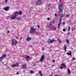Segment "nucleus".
<instances>
[{
	"mask_svg": "<svg viewBox=\"0 0 76 76\" xmlns=\"http://www.w3.org/2000/svg\"><path fill=\"white\" fill-rule=\"evenodd\" d=\"M62 6L63 4L62 3H61L58 5V9L60 11L59 14L61 15L63 13V8H62Z\"/></svg>",
	"mask_w": 76,
	"mask_h": 76,
	"instance_id": "nucleus-1",
	"label": "nucleus"
},
{
	"mask_svg": "<svg viewBox=\"0 0 76 76\" xmlns=\"http://www.w3.org/2000/svg\"><path fill=\"white\" fill-rule=\"evenodd\" d=\"M35 31V29L33 27H31L30 31V34H33Z\"/></svg>",
	"mask_w": 76,
	"mask_h": 76,
	"instance_id": "nucleus-2",
	"label": "nucleus"
},
{
	"mask_svg": "<svg viewBox=\"0 0 76 76\" xmlns=\"http://www.w3.org/2000/svg\"><path fill=\"white\" fill-rule=\"evenodd\" d=\"M36 4L37 5H41V2L40 1H37L36 2Z\"/></svg>",
	"mask_w": 76,
	"mask_h": 76,
	"instance_id": "nucleus-3",
	"label": "nucleus"
},
{
	"mask_svg": "<svg viewBox=\"0 0 76 76\" xmlns=\"http://www.w3.org/2000/svg\"><path fill=\"white\" fill-rule=\"evenodd\" d=\"M56 40H48V42H49V43H51L53 42H55V41H56Z\"/></svg>",
	"mask_w": 76,
	"mask_h": 76,
	"instance_id": "nucleus-4",
	"label": "nucleus"
},
{
	"mask_svg": "<svg viewBox=\"0 0 76 76\" xmlns=\"http://www.w3.org/2000/svg\"><path fill=\"white\" fill-rule=\"evenodd\" d=\"M17 41L16 40L13 39L12 40V43L13 44H17Z\"/></svg>",
	"mask_w": 76,
	"mask_h": 76,
	"instance_id": "nucleus-5",
	"label": "nucleus"
},
{
	"mask_svg": "<svg viewBox=\"0 0 76 76\" xmlns=\"http://www.w3.org/2000/svg\"><path fill=\"white\" fill-rule=\"evenodd\" d=\"M45 58V57L44 55H42V56L41 58H40V61H42L44 60V59Z\"/></svg>",
	"mask_w": 76,
	"mask_h": 76,
	"instance_id": "nucleus-6",
	"label": "nucleus"
},
{
	"mask_svg": "<svg viewBox=\"0 0 76 76\" xmlns=\"http://www.w3.org/2000/svg\"><path fill=\"white\" fill-rule=\"evenodd\" d=\"M19 15V12H16L14 13V15L15 16H17Z\"/></svg>",
	"mask_w": 76,
	"mask_h": 76,
	"instance_id": "nucleus-7",
	"label": "nucleus"
},
{
	"mask_svg": "<svg viewBox=\"0 0 76 76\" xmlns=\"http://www.w3.org/2000/svg\"><path fill=\"white\" fill-rule=\"evenodd\" d=\"M4 9L5 11H7V10H8L9 9V7H4Z\"/></svg>",
	"mask_w": 76,
	"mask_h": 76,
	"instance_id": "nucleus-8",
	"label": "nucleus"
},
{
	"mask_svg": "<svg viewBox=\"0 0 76 76\" xmlns=\"http://www.w3.org/2000/svg\"><path fill=\"white\" fill-rule=\"evenodd\" d=\"M66 54H67V55H68V56H72V52H71V51H69V53H66Z\"/></svg>",
	"mask_w": 76,
	"mask_h": 76,
	"instance_id": "nucleus-9",
	"label": "nucleus"
},
{
	"mask_svg": "<svg viewBox=\"0 0 76 76\" xmlns=\"http://www.w3.org/2000/svg\"><path fill=\"white\" fill-rule=\"evenodd\" d=\"M27 41H30L31 39V38L28 37L26 38Z\"/></svg>",
	"mask_w": 76,
	"mask_h": 76,
	"instance_id": "nucleus-10",
	"label": "nucleus"
},
{
	"mask_svg": "<svg viewBox=\"0 0 76 76\" xmlns=\"http://www.w3.org/2000/svg\"><path fill=\"white\" fill-rule=\"evenodd\" d=\"M61 66H62V67H64V68H66V65H65V64H61Z\"/></svg>",
	"mask_w": 76,
	"mask_h": 76,
	"instance_id": "nucleus-11",
	"label": "nucleus"
},
{
	"mask_svg": "<svg viewBox=\"0 0 76 76\" xmlns=\"http://www.w3.org/2000/svg\"><path fill=\"white\" fill-rule=\"evenodd\" d=\"M15 20H20V19L19 17H17L15 18Z\"/></svg>",
	"mask_w": 76,
	"mask_h": 76,
	"instance_id": "nucleus-12",
	"label": "nucleus"
},
{
	"mask_svg": "<svg viewBox=\"0 0 76 76\" xmlns=\"http://www.w3.org/2000/svg\"><path fill=\"white\" fill-rule=\"evenodd\" d=\"M35 73V72L32 70H31L30 71V73H31V74H32V73Z\"/></svg>",
	"mask_w": 76,
	"mask_h": 76,
	"instance_id": "nucleus-13",
	"label": "nucleus"
},
{
	"mask_svg": "<svg viewBox=\"0 0 76 76\" xmlns=\"http://www.w3.org/2000/svg\"><path fill=\"white\" fill-rule=\"evenodd\" d=\"M11 66L12 67V68H13V67H16V65H15V64H12L11 65Z\"/></svg>",
	"mask_w": 76,
	"mask_h": 76,
	"instance_id": "nucleus-14",
	"label": "nucleus"
},
{
	"mask_svg": "<svg viewBox=\"0 0 76 76\" xmlns=\"http://www.w3.org/2000/svg\"><path fill=\"white\" fill-rule=\"evenodd\" d=\"M64 50L65 51H66V45H64Z\"/></svg>",
	"mask_w": 76,
	"mask_h": 76,
	"instance_id": "nucleus-15",
	"label": "nucleus"
},
{
	"mask_svg": "<svg viewBox=\"0 0 76 76\" xmlns=\"http://www.w3.org/2000/svg\"><path fill=\"white\" fill-rule=\"evenodd\" d=\"M68 72L69 74H70L71 73V72H70V69H69V68L68 69Z\"/></svg>",
	"mask_w": 76,
	"mask_h": 76,
	"instance_id": "nucleus-16",
	"label": "nucleus"
},
{
	"mask_svg": "<svg viewBox=\"0 0 76 76\" xmlns=\"http://www.w3.org/2000/svg\"><path fill=\"white\" fill-rule=\"evenodd\" d=\"M39 73L40 75V76H42V74L41 73V71H39Z\"/></svg>",
	"mask_w": 76,
	"mask_h": 76,
	"instance_id": "nucleus-17",
	"label": "nucleus"
},
{
	"mask_svg": "<svg viewBox=\"0 0 76 76\" xmlns=\"http://www.w3.org/2000/svg\"><path fill=\"white\" fill-rule=\"evenodd\" d=\"M22 14V12L21 11H20L18 13V15H21Z\"/></svg>",
	"mask_w": 76,
	"mask_h": 76,
	"instance_id": "nucleus-18",
	"label": "nucleus"
},
{
	"mask_svg": "<svg viewBox=\"0 0 76 76\" xmlns=\"http://www.w3.org/2000/svg\"><path fill=\"white\" fill-rule=\"evenodd\" d=\"M61 24V23H59L58 24V28H59L60 27V24Z\"/></svg>",
	"mask_w": 76,
	"mask_h": 76,
	"instance_id": "nucleus-19",
	"label": "nucleus"
},
{
	"mask_svg": "<svg viewBox=\"0 0 76 76\" xmlns=\"http://www.w3.org/2000/svg\"><path fill=\"white\" fill-rule=\"evenodd\" d=\"M23 67L24 68H26V65L25 64H23Z\"/></svg>",
	"mask_w": 76,
	"mask_h": 76,
	"instance_id": "nucleus-20",
	"label": "nucleus"
},
{
	"mask_svg": "<svg viewBox=\"0 0 76 76\" xmlns=\"http://www.w3.org/2000/svg\"><path fill=\"white\" fill-rule=\"evenodd\" d=\"M3 59V56H2L0 57V60H2Z\"/></svg>",
	"mask_w": 76,
	"mask_h": 76,
	"instance_id": "nucleus-21",
	"label": "nucleus"
},
{
	"mask_svg": "<svg viewBox=\"0 0 76 76\" xmlns=\"http://www.w3.org/2000/svg\"><path fill=\"white\" fill-rule=\"evenodd\" d=\"M15 66H16L17 67H18L19 66V65H18V63H16L15 64Z\"/></svg>",
	"mask_w": 76,
	"mask_h": 76,
	"instance_id": "nucleus-22",
	"label": "nucleus"
},
{
	"mask_svg": "<svg viewBox=\"0 0 76 76\" xmlns=\"http://www.w3.org/2000/svg\"><path fill=\"white\" fill-rule=\"evenodd\" d=\"M16 17L15 16H13L12 17H11V18L12 19H15V18H16Z\"/></svg>",
	"mask_w": 76,
	"mask_h": 76,
	"instance_id": "nucleus-23",
	"label": "nucleus"
},
{
	"mask_svg": "<svg viewBox=\"0 0 76 76\" xmlns=\"http://www.w3.org/2000/svg\"><path fill=\"white\" fill-rule=\"evenodd\" d=\"M61 20H62V19H61V18H60V23H61Z\"/></svg>",
	"mask_w": 76,
	"mask_h": 76,
	"instance_id": "nucleus-24",
	"label": "nucleus"
},
{
	"mask_svg": "<svg viewBox=\"0 0 76 76\" xmlns=\"http://www.w3.org/2000/svg\"><path fill=\"white\" fill-rule=\"evenodd\" d=\"M49 26H50V27H52V26H53V25H52V24H51V23H50Z\"/></svg>",
	"mask_w": 76,
	"mask_h": 76,
	"instance_id": "nucleus-25",
	"label": "nucleus"
},
{
	"mask_svg": "<svg viewBox=\"0 0 76 76\" xmlns=\"http://www.w3.org/2000/svg\"><path fill=\"white\" fill-rule=\"evenodd\" d=\"M3 57H6V54L5 55H3Z\"/></svg>",
	"mask_w": 76,
	"mask_h": 76,
	"instance_id": "nucleus-26",
	"label": "nucleus"
},
{
	"mask_svg": "<svg viewBox=\"0 0 76 76\" xmlns=\"http://www.w3.org/2000/svg\"><path fill=\"white\" fill-rule=\"evenodd\" d=\"M66 42L67 43H69V40H67L66 41Z\"/></svg>",
	"mask_w": 76,
	"mask_h": 76,
	"instance_id": "nucleus-27",
	"label": "nucleus"
},
{
	"mask_svg": "<svg viewBox=\"0 0 76 76\" xmlns=\"http://www.w3.org/2000/svg\"><path fill=\"white\" fill-rule=\"evenodd\" d=\"M63 31H64V32H65V31H66V29L65 28H64L63 29Z\"/></svg>",
	"mask_w": 76,
	"mask_h": 76,
	"instance_id": "nucleus-28",
	"label": "nucleus"
},
{
	"mask_svg": "<svg viewBox=\"0 0 76 76\" xmlns=\"http://www.w3.org/2000/svg\"><path fill=\"white\" fill-rule=\"evenodd\" d=\"M26 58H30V57H29V56H27Z\"/></svg>",
	"mask_w": 76,
	"mask_h": 76,
	"instance_id": "nucleus-29",
	"label": "nucleus"
},
{
	"mask_svg": "<svg viewBox=\"0 0 76 76\" xmlns=\"http://www.w3.org/2000/svg\"><path fill=\"white\" fill-rule=\"evenodd\" d=\"M70 29V28L69 27V29H68V31H69Z\"/></svg>",
	"mask_w": 76,
	"mask_h": 76,
	"instance_id": "nucleus-30",
	"label": "nucleus"
},
{
	"mask_svg": "<svg viewBox=\"0 0 76 76\" xmlns=\"http://www.w3.org/2000/svg\"><path fill=\"white\" fill-rule=\"evenodd\" d=\"M58 41H59V42H61V40L59 39H58Z\"/></svg>",
	"mask_w": 76,
	"mask_h": 76,
	"instance_id": "nucleus-31",
	"label": "nucleus"
},
{
	"mask_svg": "<svg viewBox=\"0 0 76 76\" xmlns=\"http://www.w3.org/2000/svg\"><path fill=\"white\" fill-rule=\"evenodd\" d=\"M62 17H64V16H65V15H62V16H61Z\"/></svg>",
	"mask_w": 76,
	"mask_h": 76,
	"instance_id": "nucleus-32",
	"label": "nucleus"
},
{
	"mask_svg": "<svg viewBox=\"0 0 76 76\" xmlns=\"http://www.w3.org/2000/svg\"><path fill=\"white\" fill-rule=\"evenodd\" d=\"M67 35H70V32H68L67 34Z\"/></svg>",
	"mask_w": 76,
	"mask_h": 76,
	"instance_id": "nucleus-33",
	"label": "nucleus"
},
{
	"mask_svg": "<svg viewBox=\"0 0 76 76\" xmlns=\"http://www.w3.org/2000/svg\"><path fill=\"white\" fill-rule=\"evenodd\" d=\"M72 59L73 60H76V59L75 58V57H74Z\"/></svg>",
	"mask_w": 76,
	"mask_h": 76,
	"instance_id": "nucleus-34",
	"label": "nucleus"
},
{
	"mask_svg": "<svg viewBox=\"0 0 76 76\" xmlns=\"http://www.w3.org/2000/svg\"><path fill=\"white\" fill-rule=\"evenodd\" d=\"M60 69H63V67H61V66L60 67Z\"/></svg>",
	"mask_w": 76,
	"mask_h": 76,
	"instance_id": "nucleus-35",
	"label": "nucleus"
},
{
	"mask_svg": "<svg viewBox=\"0 0 76 76\" xmlns=\"http://www.w3.org/2000/svg\"><path fill=\"white\" fill-rule=\"evenodd\" d=\"M55 16H56V17H57V14L55 13Z\"/></svg>",
	"mask_w": 76,
	"mask_h": 76,
	"instance_id": "nucleus-36",
	"label": "nucleus"
},
{
	"mask_svg": "<svg viewBox=\"0 0 76 76\" xmlns=\"http://www.w3.org/2000/svg\"><path fill=\"white\" fill-rule=\"evenodd\" d=\"M48 6H49V7H50V6H51V4H49L48 5Z\"/></svg>",
	"mask_w": 76,
	"mask_h": 76,
	"instance_id": "nucleus-37",
	"label": "nucleus"
},
{
	"mask_svg": "<svg viewBox=\"0 0 76 76\" xmlns=\"http://www.w3.org/2000/svg\"><path fill=\"white\" fill-rule=\"evenodd\" d=\"M66 17H69V15H66Z\"/></svg>",
	"mask_w": 76,
	"mask_h": 76,
	"instance_id": "nucleus-38",
	"label": "nucleus"
},
{
	"mask_svg": "<svg viewBox=\"0 0 76 76\" xmlns=\"http://www.w3.org/2000/svg\"><path fill=\"white\" fill-rule=\"evenodd\" d=\"M74 31V28H72V31Z\"/></svg>",
	"mask_w": 76,
	"mask_h": 76,
	"instance_id": "nucleus-39",
	"label": "nucleus"
},
{
	"mask_svg": "<svg viewBox=\"0 0 76 76\" xmlns=\"http://www.w3.org/2000/svg\"><path fill=\"white\" fill-rule=\"evenodd\" d=\"M53 23H54V22H55V20H53L52 21Z\"/></svg>",
	"mask_w": 76,
	"mask_h": 76,
	"instance_id": "nucleus-40",
	"label": "nucleus"
},
{
	"mask_svg": "<svg viewBox=\"0 0 76 76\" xmlns=\"http://www.w3.org/2000/svg\"><path fill=\"white\" fill-rule=\"evenodd\" d=\"M47 20H50V18H47Z\"/></svg>",
	"mask_w": 76,
	"mask_h": 76,
	"instance_id": "nucleus-41",
	"label": "nucleus"
},
{
	"mask_svg": "<svg viewBox=\"0 0 76 76\" xmlns=\"http://www.w3.org/2000/svg\"><path fill=\"white\" fill-rule=\"evenodd\" d=\"M5 2H6V3H7V0H6L5 1Z\"/></svg>",
	"mask_w": 76,
	"mask_h": 76,
	"instance_id": "nucleus-42",
	"label": "nucleus"
},
{
	"mask_svg": "<svg viewBox=\"0 0 76 76\" xmlns=\"http://www.w3.org/2000/svg\"><path fill=\"white\" fill-rule=\"evenodd\" d=\"M65 24V23L64 22L63 23V25H64V24Z\"/></svg>",
	"mask_w": 76,
	"mask_h": 76,
	"instance_id": "nucleus-43",
	"label": "nucleus"
},
{
	"mask_svg": "<svg viewBox=\"0 0 76 76\" xmlns=\"http://www.w3.org/2000/svg\"><path fill=\"white\" fill-rule=\"evenodd\" d=\"M17 75H19V73L18 72H17Z\"/></svg>",
	"mask_w": 76,
	"mask_h": 76,
	"instance_id": "nucleus-44",
	"label": "nucleus"
},
{
	"mask_svg": "<svg viewBox=\"0 0 76 76\" xmlns=\"http://www.w3.org/2000/svg\"><path fill=\"white\" fill-rule=\"evenodd\" d=\"M53 30H56V28H55L53 29Z\"/></svg>",
	"mask_w": 76,
	"mask_h": 76,
	"instance_id": "nucleus-45",
	"label": "nucleus"
},
{
	"mask_svg": "<svg viewBox=\"0 0 76 76\" xmlns=\"http://www.w3.org/2000/svg\"><path fill=\"white\" fill-rule=\"evenodd\" d=\"M16 39H18V37H16Z\"/></svg>",
	"mask_w": 76,
	"mask_h": 76,
	"instance_id": "nucleus-46",
	"label": "nucleus"
},
{
	"mask_svg": "<svg viewBox=\"0 0 76 76\" xmlns=\"http://www.w3.org/2000/svg\"><path fill=\"white\" fill-rule=\"evenodd\" d=\"M53 63H55V60H53Z\"/></svg>",
	"mask_w": 76,
	"mask_h": 76,
	"instance_id": "nucleus-47",
	"label": "nucleus"
},
{
	"mask_svg": "<svg viewBox=\"0 0 76 76\" xmlns=\"http://www.w3.org/2000/svg\"><path fill=\"white\" fill-rule=\"evenodd\" d=\"M53 75V74H50V76H52Z\"/></svg>",
	"mask_w": 76,
	"mask_h": 76,
	"instance_id": "nucleus-48",
	"label": "nucleus"
},
{
	"mask_svg": "<svg viewBox=\"0 0 76 76\" xmlns=\"http://www.w3.org/2000/svg\"><path fill=\"white\" fill-rule=\"evenodd\" d=\"M9 32H10V31H8L7 32V33H9Z\"/></svg>",
	"mask_w": 76,
	"mask_h": 76,
	"instance_id": "nucleus-49",
	"label": "nucleus"
},
{
	"mask_svg": "<svg viewBox=\"0 0 76 76\" xmlns=\"http://www.w3.org/2000/svg\"><path fill=\"white\" fill-rule=\"evenodd\" d=\"M37 27H38V28H39V26H37Z\"/></svg>",
	"mask_w": 76,
	"mask_h": 76,
	"instance_id": "nucleus-50",
	"label": "nucleus"
},
{
	"mask_svg": "<svg viewBox=\"0 0 76 76\" xmlns=\"http://www.w3.org/2000/svg\"><path fill=\"white\" fill-rule=\"evenodd\" d=\"M55 76H59L58 75H55Z\"/></svg>",
	"mask_w": 76,
	"mask_h": 76,
	"instance_id": "nucleus-51",
	"label": "nucleus"
},
{
	"mask_svg": "<svg viewBox=\"0 0 76 76\" xmlns=\"http://www.w3.org/2000/svg\"><path fill=\"white\" fill-rule=\"evenodd\" d=\"M31 4H34V2H31Z\"/></svg>",
	"mask_w": 76,
	"mask_h": 76,
	"instance_id": "nucleus-52",
	"label": "nucleus"
},
{
	"mask_svg": "<svg viewBox=\"0 0 76 76\" xmlns=\"http://www.w3.org/2000/svg\"><path fill=\"white\" fill-rule=\"evenodd\" d=\"M62 18H63L62 17V16L61 17V18H60V19H62Z\"/></svg>",
	"mask_w": 76,
	"mask_h": 76,
	"instance_id": "nucleus-53",
	"label": "nucleus"
},
{
	"mask_svg": "<svg viewBox=\"0 0 76 76\" xmlns=\"http://www.w3.org/2000/svg\"><path fill=\"white\" fill-rule=\"evenodd\" d=\"M26 60H27V61H29V60H28V59H26Z\"/></svg>",
	"mask_w": 76,
	"mask_h": 76,
	"instance_id": "nucleus-54",
	"label": "nucleus"
},
{
	"mask_svg": "<svg viewBox=\"0 0 76 76\" xmlns=\"http://www.w3.org/2000/svg\"><path fill=\"white\" fill-rule=\"evenodd\" d=\"M52 67H53V66H54V65H52Z\"/></svg>",
	"mask_w": 76,
	"mask_h": 76,
	"instance_id": "nucleus-55",
	"label": "nucleus"
},
{
	"mask_svg": "<svg viewBox=\"0 0 76 76\" xmlns=\"http://www.w3.org/2000/svg\"><path fill=\"white\" fill-rule=\"evenodd\" d=\"M42 50H44V48H43L42 49Z\"/></svg>",
	"mask_w": 76,
	"mask_h": 76,
	"instance_id": "nucleus-56",
	"label": "nucleus"
},
{
	"mask_svg": "<svg viewBox=\"0 0 76 76\" xmlns=\"http://www.w3.org/2000/svg\"><path fill=\"white\" fill-rule=\"evenodd\" d=\"M22 39V38H21L20 39Z\"/></svg>",
	"mask_w": 76,
	"mask_h": 76,
	"instance_id": "nucleus-57",
	"label": "nucleus"
},
{
	"mask_svg": "<svg viewBox=\"0 0 76 76\" xmlns=\"http://www.w3.org/2000/svg\"><path fill=\"white\" fill-rule=\"evenodd\" d=\"M8 56H9V54H8Z\"/></svg>",
	"mask_w": 76,
	"mask_h": 76,
	"instance_id": "nucleus-58",
	"label": "nucleus"
}]
</instances>
